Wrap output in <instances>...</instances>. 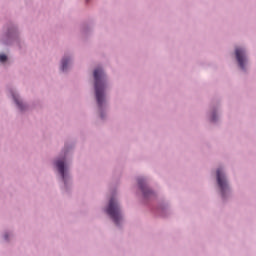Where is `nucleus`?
I'll return each instance as SVG.
<instances>
[{
    "instance_id": "nucleus-1",
    "label": "nucleus",
    "mask_w": 256,
    "mask_h": 256,
    "mask_svg": "<svg viewBox=\"0 0 256 256\" xmlns=\"http://www.w3.org/2000/svg\"><path fill=\"white\" fill-rule=\"evenodd\" d=\"M103 77H105V74L101 68L94 70V89L96 101L100 109L103 107V103L105 101V83H103Z\"/></svg>"
},
{
    "instance_id": "nucleus-2",
    "label": "nucleus",
    "mask_w": 256,
    "mask_h": 256,
    "mask_svg": "<svg viewBox=\"0 0 256 256\" xmlns=\"http://www.w3.org/2000/svg\"><path fill=\"white\" fill-rule=\"evenodd\" d=\"M106 213L113 219L116 225H119L121 221V208H119V203H117V199L111 198L106 208Z\"/></svg>"
},
{
    "instance_id": "nucleus-3",
    "label": "nucleus",
    "mask_w": 256,
    "mask_h": 256,
    "mask_svg": "<svg viewBox=\"0 0 256 256\" xmlns=\"http://www.w3.org/2000/svg\"><path fill=\"white\" fill-rule=\"evenodd\" d=\"M235 56L240 69H245V62L247 61V57L245 56V50L243 48H236Z\"/></svg>"
},
{
    "instance_id": "nucleus-4",
    "label": "nucleus",
    "mask_w": 256,
    "mask_h": 256,
    "mask_svg": "<svg viewBox=\"0 0 256 256\" xmlns=\"http://www.w3.org/2000/svg\"><path fill=\"white\" fill-rule=\"evenodd\" d=\"M218 185L222 191V195L225 193V189H227V180H225V176L221 169H218L216 172Z\"/></svg>"
},
{
    "instance_id": "nucleus-5",
    "label": "nucleus",
    "mask_w": 256,
    "mask_h": 256,
    "mask_svg": "<svg viewBox=\"0 0 256 256\" xmlns=\"http://www.w3.org/2000/svg\"><path fill=\"white\" fill-rule=\"evenodd\" d=\"M56 167H57L62 179H65V160H58L56 162Z\"/></svg>"
},
{
    "instance_id": "nucleus-6",
    "label": "nucleus",
    "mask_w": 256,
    "mask_h": 256,
    "mask_svg": "<svg viewBox=\"0 0 256 256\" xmlns=\"http://www.w3.org/2000/svg\"><path fill=\"white\" fill-rule=\"evenodd\" d=\"M138 185L142 192L144 193V195H147V192L145 191V180L143 178L138 179Z\"/></svg>"
},
{
    "instance_id": "nucleus-7",
    "label": "nucleus",
    "mask_w": 256,
    "mask_h": 256,
    "mask_svg": "<svg viewBox=\"0 0 256 256\" xmlns=\"http://www.w3.org/2000/svg\"><path fill=\"white\" fill-rule=\"evenodd\" d=\"M13 97L16 105L21 109V111H23V102H21V100H19V98H17L15 95H13Z\"/></svg>"
},
{
    "instance_id": "nucleus-8",
    "label": "nucleus",
    "mask_w": 256,
    "mask_h": 256,
    "mask_svg": "<svg viewBox=\"0 0 256 256\" xmlns=\"http://www.w3.org/2000/svg\"><path fill=\"white\" fill-rule=\"evenodd\" d=\"M7 61V56L5 54H0V62L5 63Z\"/></svg>"
},
{
    "instance_id": "nucleus-9",
    "label": "nucleus",
    "mask_w": 256,
    "mask_h": 256,
    "mask_svg": "<svg viewBox=\"0 0 256 256\" xmlns=\"http://www.w3.org/2000/svg\"><path fill=\"white\" fill-rule=\"evenodd\" d=\"M62 69H65V61H62Z\"/></svg>"
},
{
    "instance_id": "nucleus-10",
    "label": "nucleus",
    "mask_w": 256,
    "mask_h": 256,
    "mask_svg": "<svg viewBox=\"0 0 256 256\" xmlns=\"http://www.w3.org/2000/svg\"><path fill=\"white\" fill-rule=\"evenodd\" d=\"M4 237H5V239L7 240V237H8V236H7V235H5Z\"/></svg>"
},
{
    "instance_id": "nucleus-11",
    "label": "nucleus",
    "mask_w": 256,
    "mask_h": 256,
    "mask_svg": "<svg viewBox=\"0 0 256 256\" xmlns=\"http://www.w3.org/2000/svg\"><path fill=\"white\" fill-rule=\"evenodd\" d=\"M212 121H215V117L212 118Z\"/></svg>"
}]
</instances>
